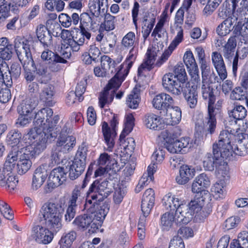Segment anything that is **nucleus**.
I'll return each instance as SVG.
<instances>
[{
  "mask_svg": "<svg viewBox=\"0 0 248 248\" xmlns=\"http://www.w3.org/2000/svg\"><path fill=\"white\" fill-rule=\"evenodd\" d=\"M53 110L49 108L39 110L35 114L34 127L24 136L26 143L28 145L18 154V156L9 155L11 163L17 160V172L25 174L31 166V159L39 155L46 147L47 140L54 138L60 129L56 127L59 117L55 116L52 121Z\"/></svg>",
  "mask_w": 248,
  "mask_h": 248,
  "instance_id": "1",
  "label": "nucleus"
},
{
  "mask_svg": "<svg viewBox=\"0 0 248 248\" xmlns=\"http://www.w3.org/2000/svg\"><path fill=\"white\" fill-rule=\"evenodd\" d=\"M64 210V202L60 200L55 203L46 202L40 210L39 217L45 227L34 225L30 238L39 244H47L53 238L52 232H57L62 227V218Z\"/></svg>",
  "mask_w": 248,
  "mask_h": 248,
  "instance_id": "2",
  "label": "nucleus"
},
{
  "mask_svg": "<svg viewBox=\"0 0 248 248\" xmlns=\"http://www.w3.org/2000/svg\"><path fill=\"white\" fill-rule=\"evenodd\" d=\"M206 197L196 195L187 205V209L178 217V222L183 224L188 223L192 218L197 222L203 221L208 215L203 207L205 203Z\"/></svg>",
  "mask_w": 248,
  "mask_h": 248,
  "instance_id": "3",
  "label": "nucleus"
},
{
  "mask_svg": "<svg viewBox=\"0 0 248 248\" xmlns=\"http://www.w3.org/2000/svg\"><path fill=\"white\" fill-rule=\"evenodd\" d=\"M234 136L226 130L220 132L217 142L213 145V154L217 157L221 156L223 158H230L234 151V146L232 145Z\"/></svg>",
  "mask_w": 248,
  "mask_h": 248,
  "instance_id": "4",
  "label": "nucleus"
},
{
  "mask_svg": "<svg viewBox=\"0 0 248 248\" xmlns=\"http://www.w3.org/2000/svg\"><path fill=\"white\" fill-rule=\"evenodd\" d=\"M163 205L168 211L175 213L176 221L178 217L187 209L185 201L179 196L168 193L163 198Z\"/></svg>",
  "mask_w": 248,
  "mask_h": 248,
  "instance_id": "5",
  "label": "nucleus"
},
{
  "mask_svg": "<svg viewBox=\"0 0 248 248\" xmlns=\"http://www.w3.org/2000/svg\"><path fill=\"white\" fill-rule=\"evenodd\" d=\"M84 207L95 220L100 222V225L109 210L108 204L102 201L94 202L91 199H87Z\"/></svg>",
  "mask_w": 248,
  "mask_h": 248,
  "instance_id": "6",
  "label": "nucleus"
},
{
  "mask_svg": "<svg viewBox=\"0 0 248 248\" xmlns=\"http://www.w3.org/2000/svg\"><path fill=\"white\" fill-rule=\"evenodd\" d=\"M118 124V120L115 116H113L109 126L108 123L105 122H104L102 124V130L106 145V147H104V149L108 151H112L114 146Z\"/></svg>",
  "mask_w": 248,
  "mask_h": 248,
  "instance_id": "7",
  "label": "nucleus"
},
{
  "mask_svg": "<svg viewBox=\"0 0 248 248\" xmlns=\"http://www.w3.org/2000/svg\"><path fill=\"white\" fill-rule=\"evenodd\" d=\"M162 86L167 92L175 95H179L185 91L187 85L177 78L172 73H169L162 77Z\"/></svg>",
  "mask_w": 248,
  "mask_h": 248,
  "instance_id": "8",
  "label": "nucleus"
},
{
  "mask_svg": "<svg viewBox=\"0 0 248 248\" xmlns=\"http://www.w3.org/2000/svg\"><path fill=\"white\" fill-rule=\"evenodd\" d=\"M108 186V182L106 180H95L90 187L87 199H91L94 202L103 201L109 192Z\"/></svg>",
  "mask_w": 248,
  "mask_h": 248,
  "instance_id": "9",
  "label": "nucleus"
},
{
  "mask_svg": "<svg viewBox=\"0 0 248 248\" xmlns=\"http://www.w3.org/2000/svg\"><path fill=\"white\" fill-rule=\"evenodd\" d=\"M73 224L78 230L85 231L88 229L90 233L95 232L100 227V222L95 220L89 212L77 217Z\"/></svg>",
  "mask_w": 248,
  "mask_h": 248,
  "instance_id": "10",
  "label": "nucleus"
},
{
  "mask_svg": "<svg viewBox=\"0 0 248 248\" xmlns=\"http://www.w3.org/2000/svg\"><path fill=\"white\" fill-rule=\"evenodd\" d=\"M21 74V67L17 63H14L11 67V70L6 63L0 65V81L4 83L6 87H11L13 84L12 76L15 78H18Z\"/></svg>",
  "mask_w": 248,
  "mask_h": 248,
  "instance_id": "11",
  "label": "nucleus"
},
{
  "mask_svg": "<svg viewBox=\"0 0 248 248\" xmlns=\"http://www.w3.org/2000/svg\"><path fill=\"white\" fill-rule=\"evenodd\" d=\"M195 126L198 130H203L210 134H213L217 126L214 108H208V114L204 119H203L202 116L199 115V119L195 122Z\"/></svg>",
  "mask_w": 248,
  "mask_h": 248,
  "instance_id": "12",
  "label": "nucleus"
},
{
  "mask_svg": "<svg viewBox=\"0 0 248 248\" xmlns=\"http://www.w3.org/2000/svg\"><path fill=\"white\" fill-rule=\"evenodd\" d=\"M14 43L16 52L22 63L33 60L29 41L18 37L15 39Z\"/></svg>",
  "mask_w": 248,
  "mask_h": 248,
  "instance_id": "13",
  "label": "nucleus"
},
{
  "mask_svg": "<svg viewBox=\"0 0 248 248\" xmlns=\"http://www.w3.org/2000/svg\"><path fill=\"white\" fill-rule=\"evenodd\" d=\"M18 180L11 171L10 167L7 165L0 169V186L5 187L8 190L12 191L16 187Z\"/></svg>",
  "mask_w": 248,
  "mask_h": 248,
  "instance_id": "14",
  "label": "nucleus"
},
{
  "mask_svg": "<svg viewBox=\"0 0 248 248\" xmlns=\"http://www.w3.org/2000/svg\"><path fill=\"white\" fill-rule=\"evenodd\" d=\"M184 13L185 11L182 8H180L176 13L174 23L170 27L171 32L176 34L172 42L177 45L182 42L184 38L182 26L184 23Z\"/></svg>",
  "mask_w": 248,
  "mask_h": 248,
  "instance_id": "15",
  "label": "nucleus"
},
{
  "mask_svg": "<svg viewBox=\"0 0 248 248\" xmlns=\"http://www.w3.org/2000/svg\"><path fill=\"white\" fill-rule=\"evenodd\" d=\"M67 172L62 167L54 169L50 173L48 180L47 186L49 189L52 190L61 186L66 180Z\"/></svg>",
  "mask_w": 248,
  "mask_h": 248,
  "instance_id": "16",
  "label": "nucleus"
},
{
  "mask_svg": "<svg viewBox=\"0 0 248 248\" xmlns=\"http://www.w3.org/2000/svg\"><path fill=\"white\" fill-rule=\"evenodd\" d=\"M76 138L73 136L61 133L57 138L54 146L57 150H60L63 154L67 153L75 146Z\"/></svg>",
  "mask_w": 248,
  "mask_h": 248,
  "instance_id": "17",
  "label": "nucleus"
},
{
  "mask_svg": "<svg viewBox=\"0 0 248 248\" xmlns=\"http://www.w3.org/2000/svg\"><path fill=\"white\" fill-rule=\"evenodd\" d=\"M162 119L164 123L167 125H174L179 124L181 120V111L178 107L170 106L163 110Z\"/></svg>",
  "mask_w": 248,
  "mask_h": 248,
  "instance_id": "18",
  "label": "nucleus"
},
{
  "mask_svg": "<svg viewBox=\"0 0 248 248\" xmlns=\"http://www.w3.org/2000/svg\"><path fill=\"white\" fill-rule=\"evenodd\" d=\"M37 37L44 47H49L52 49L56 48V43H53L52 37L47 28L44 25H39L36 30Z\"/></svg>",
  "mask_w": 248,
  "mask_h": 248,
  "instance_id": "19",
  "label": "nucleus"
},
{
  "mask_svg": "<svg viewBox=\"0 0 248 248\" xmlns=\"http://www.w3.org/2000/svg\"><path fill=\"white\" fill-rule=\"evenodd\" d=\"M183 59L192 80L194 81H199V69L192 51H186L184 55Z\"/></svg>",
  "mask_w": 248,
  "mask_h": 248,
  "instance_id": "20",
  "label": "nucleus"
},
{
  "mask_svg": "<svg viewBox=\"0 0 248 248\" xmlns=\"http://www.w3.org/2000/svg\"><path fill=\"white\" fill-rule=\"evenodd\" d=\"M189 83L182 93L187 105L191 108H195L198 103L197 88L199 81Z\"/></svg>",
  "mask_w": 248,
  "mask_h": 248,
  "instance_id": "21",
  "label": "nucleus"
},
{
  "mask_svg": "<svg viewBox=\"0 0 248 248\" xmlns=\"http://www.w3.org/2000/svg\"><path fill=\"white\" fill-rule=\"evenodd\" d=\"M123 58L124 56L121 54L118 55L115 60L108 56L103 55L101 57V66L108 74L115 73L118 70V68H116V65L122 62Z\"/></svg>",
  "mask_w": 248,
  "mask_h": 248,
  "instance_id": "22",
  "label": "nucleus"
},
{
  "mask_svg": "<svg viewBox=\"0 0 248 248\" xmlns=\"http://www.w3.org/2000/svg\"><path fill=\"white\" fill-rule=\"evenodd\" d=\"M215 157L217 159L215 168L217 176L220 180H228L230 178V173L227 160L230 158H223L221 156Z\"/></svg>",
  "mask_w": 248,
  "mask_h": 248,
  "instance_id": "23",
  "label": "nucleus"
},
{
  "mask_svg": "<svg viewBox=\"0 0 248 248\" xmlns=\"http://www.w3.org/2000/svg\"><path fill=\"white\" fill-rule=\"evenodd\" d=\"M195 175V169L191 166L183 165L179 169V175L175 178L176 182L179 185L186 184Z\"/></svg>",
  "mask_w": 248,
  "mask_h": 248,
  "instance_id": "24",
  "label": "nucleus"
},
{
  "mask_svg": "<svg viewBox=\"0 0 248 248\" xmlns=\"http://www.w3.org/2000/svg\"><path fill=\"white\" fill-rule=\"evenodd\" d=\"M86 163L81 162L78 158H75L74 160L69 162L66 166L69 170V176L71 180L77 178L84 170Z\"/></svg>",
  "mask_w": 248,
  "mask_h": 248,
  "instance_id": "25",
  "label": "nucleus"
},
{
  "mask_svg": "<svg viewBox=\"0 0 248 248\" xmlns=\"http://www.w3.org/2000/svg\"><path fill=\"white\" fill-rule=\"evenodd\" d=\"M108 0H89L88 8L92 14L96 17L107 12Z\"/></svg>",
  "mask_w": 248,
  "mask_h": 248,
  "instance_id": "26",
  "label": "nucleus"
},
{
  "mask_svg": "<svg viewBox=\"0 0 248 248\" xmlns=\"http://www.w3.org/2000/svg\"><path fill=\"white\" fill-rule=\"evenodd\" d=\"M173 103V99L172 97L164 93L156 95L152 100L153 107L157 109H166Z\"/></svg>",
  "mask_w": 248,
  "mask_h": 248,
  "instance_id": "27",
  "label": "nucleus"
},
{
  "mask_svg": "<svg viewBox=\"0 0 248 248\" xmlns=\"http://www.w3.org/2000/svg\"><path fill=\"white\" fill-rule=\"evenodd\" d=\"M46 170L44 166L38 167L34 171L31 183V188L36 190L44 184L47 176Z\"/></svg>",
  "mask_w": 248,
  "mask_h": 248,
  "instance_id": "28",
  "label": "nucleus"
},
{
  "mask_svg": "<svg viewBox=\"0 0 248 248\" xmlns=\"http://www.w3.org/2000/svg\"><path fill=\"white\" fill-rule=\"evenodd\" d=\"M237 144L234 146L233 153L239 156H244L248 154V134L247 133L238 134L237 135Z\"/></svg>",
  "mask_w": 248,
  "mask_h": 248,
  "instance_id": "29",
  "label": "nucleus"
},
{
  "mask_svg": "<svg viewBox=\"0 0 248 248\" xmlns=\"http://www.w3.org/2000/svg\"><path fill=\"white\" fill-rule=\"evenodd\" d=\"M202 75V82L208 84L220 82L225 78H218L211 69L209 64L201 67Z\"/></svg>",
  "mask_w": 248,
  "mask_h": 248,
  "instance_id": "30",
  "label": "nucleus"
},
{
  "mask_svg": "<svg viewBox=\"0 0 248 248\" xmlns=\"http://www.w3.org/2000/svg\"><path fill=\"white\" fill-rule=\"evenodd\" d=\"M157 50L153 47H149L146 54V58L145 62L142 63L138 68L139 74L141 75L143 71L145 69L150 70L154 64L155 58L157 56Z\"/></svg>",
  "mask_w": 248,
  "mask_h": 248,
  "instance_id": "31",
  "label": "nucleus"
},
{
  "mask_svg": "<svg viewBox=\"0 0 248 248\" xmlns=\"http://www.w3.org/2000/svg\"><path fill=\"white\" fill-rule=\"evenodd\" d=\"M212 61L219 76L221 78H226L227 76L225 65L221 55L217 52L212 54Z\"/></svg>",
  "mask_w": 248,
  "mask_h": 248,
  "instance_id": "32",
  "label": "nucleus"
},
{
  "mask_svg": "<svg viewBox=\"0 0 248 248\" xmlns=\"http://www.w3.org/2000/svg\"><path fill=\"white\" fill-rule=\"evenodd\" d=\"M237 0H228L224 3L223 7L219 9L218 16L221 19L229 18L234 13L236 7Z\"/></svg>",
  "mask_w": 248,
  "mask_h": 248,
  "instance_id": "33",
  "label": "nucleus"
},
{
  "mask_svg": "<svg viewBox=\"0 0 248 248\" xmlns=\"http://www.w3.org/2000/svg\"><path fill=\"white\" fill-rule=\"evenodd\" d=\"M138 48L135 47H132L129 50V53L124 62L119 67L120 68V72L122 70L125 74H128L130 68L132 67L134 62H135L137 54Z\"/></svg>",
  "mask_w": 248,
  "mask_h": 248,
  "instance_id": "34",
  "label": "nucleus"
},
{
  "mask_svg": "<svg viewBox=\"0 0 248 248\" xmlns=\"http://www.w3.org/2000/svg\"><path fill=\"white\" fill-rule=\"evenodd\" d=\"M143 122L146 127L150 129L158 130L161 128L160 118L153 113H148L145 115L143 119Z\"/></svg>",
  "mask_w": 248,
  "mask_h": 248,
  "instance_id": "35",
  "label": "nucleus"
},
{
  "mask_svg": "<svg viewBox=\"0 0 248 248\" xmlns=\"http://www.w3.org/2000/svg\"><path fill=\"white\" fill-rule=\"evenodd\" d=\"M97 164L98 166L108 167L111 168L112 170L116 172L119 168L118 167L117 161L110 157L107 153L101 154L97 159Z\"/></svg>",
  "mask_w": 248,
  "mask_h": 248,
  "instance_id": "36",
  "label": "nucleus"
},
{
  "mask_svg": "<svg viewBox=\"0 0 248 248\" xmlns=\"http://www.w3.org/2000/svg\"><path fill=\"white\" fill-rule=\"evenodd\" d=\"M176 217L175 213L173 212L167 211L163 214L161 217V225L162 229L165 231L170 230L172 227L174 222L183 224L178 222Z\"/></svg>",
  "mask_w": 248,
  "mask_h": 248,
  "instance_id": "37",
  "label": "nucleus"
},
{
  "mask_svg": "<svg viewBox=\"0 0 248 248\" xmlns=\"http://www.w3.org/2000/svg\"><path fill=\"white\" fill-rule=\"evenodd\" d=\"M140 86L136 85L126 99V104L129 108L133 109L137 108L140 101Z\"/></svg>",
  "mask_w": 248,
  "mask_h": 248,
  "instance_id": "38",
  "label": "nucleus"
},
{
  "mask_svg": "<svg viewBox=\"0 0 248 248\" xmlns=\"http://www.w3.org/2000/svg\"><path fill=\"white\" fill-rule=\"evenodd\" d=\"M225 180L220 179L214 184L211 187V193L217 200L222 199L225 196Z\"/></svg>",
  "mask_w": 248,
  "mask_h": 248,
  "instance_id": "39",
  "label": "nucleus"
},
{
  "mask_svg": "<svg viewBox=\"0 0 248 248\" xmlns=\"http://www.w3.org/2000/svg\"><path fill=\"white\" fill-rule=\"evenodd\" d=\"M236 42L235 37H231L224 45L222 50L223 55L230 62L234 56Z\"/></svg>",
  "mask_w": 248,
  "mask_h": 248,
  "instance_id": "40",
  "label": "nucleus"
},
{
  "mask_svg": "<svg viewBox=\"0 0 248 248\" xmlns=\"http://www.w3.org/2000/svg\"><path fill=\"white\" fill-rule=\"evenodd\" d=\"M124 70L120 72V68L118 67V70L115 75L109 81L107 86L105 88L110 90H115L121 85L122 81L128 74H125Z\"/></svg>",
  "mask_w": 248,
  "mask_h": 248,
  "instance_id": "41",
  "label": "nucleus"
},
{
  "mask_svg": "<svg viewBox=\"0 0 248 248\" xmlns=\"http://www.w3.org/2000/svg\"><path fill=\"white\" fill-rule=\"evenodd\" d=\"M231 248H248V232L243 231L239 232L237 239H233L230 244Z\"/></svg>",
  "mask_w": 248,
  "mask_h": 248,
  "instance_id": "42",
  "label": "nucleus"
},
{
  "mask_svg": "<svg viewBox=\"0 0 248 248\" xmlns=\"http://www.w3.org/2000/svg\"><path fill=\"white\" fill-rule=\"evenodd\" d=\"M202 83L201 89L202 96L204 99L208 100V108H214L213 105L216 101V98L213 93V89L209 86V84Z\"/></svg>",
  "mask_w": 248,
  "mask_h": 248,
  "instance_id": "43",
  "label": "nucleus"
},
{
  "mask_svg": "<svg viewBox=\"0 0 248 248\" xmlns=\"http://www.w3.org/2000/svg\"><path fill=\"white\" fill-rule=\"evenodd\" d=\"M247 115L246 108L242 105H235L233 109L229 111V115L231 118L235 120V123L237 120L244 119Z\"/></svg>",
  "mask_w": 248,
  "mask_h": 248,
  "instance_id": "44",
  "label": "nucleus"
},
{
  "mask_svg": "<svg viewBox=\"0 0 248 248\" xmlns=\"http://www.w3.org/2000/svg\"><path fill=\"white\" fill-rule=\"evenodd\" d=\"M115 94L114 90L105 88L99 97V106L101 108L108 105L112 101Z\"/></svg>",
  "mask_w": 248,
  "mask_h": 248,
  "instance_id": "45",
  "label": "nucleus"
},
{
  "mask_svg": "<svg viewBox=\"0 0 248 248\" xmlns=\"http://www.w3.org/2000/svg\"><path fill=\"white\" fill-rule=\"evenodd\" d=\"M41 88L40 98L42 101L48 103L49 105L54 95L53 87L49 84H44Z\"/></svg>",
  "mask_w": 248,
  "mask_h": 248,
  "instance_id": "46",
  "label": "nucleus"
},
{
  "mask_svg": "<svg viewBox=\"0 0 248 248\" xmlns=\"http://www.w3.org/2000/svg\"><path fill=\"white\" fill-rule=\"evenodd\" d=\"M61 38L64 41V42L67 44L74 51H78L80 49L81 45H78L72 37L71 38V32L66 30L62 31L61 33Z\"/></svg>",
  "mask_w": 248,
  "mask_h": 248,
  "instance_id": "47",
  "label": "nucleus"
},
{
  "mask_svg": "<svg viewBox=\"0 0 248 248\" xmlns=\"http://www.w3.org/2000/svg\"><path fill=\"white\" fill-rule=\"evenodd\" d=\"M104 21L100 24V30L107 31L113 30L115 28V16L109 13H105Z\"/></svg>",
  "mask_w": 248,
  "mask_h": 248,
  "instance_id": "48",
  "label": "nucleus"
},
{
  "mask_svg": "<svg viewBox=\"0 0 248 248\" xmlns=\"http://www.w3.org/2000/svg\"><path fill=\"white\" fill-rule=\"evenodd\" d=\"M76 237L77 233L75 231H71L63 234L59 241L60 248H72V245Z\"/></svg>",
  "mask_w": 248,
  "mask_h": 248,
  "instance_id": "49",
  "label": "nucleus"
},
{
  "mask_svg": "<svg viewBox=\"0 0 248 248\" xmlns=\"http://www.w3.org/2000/svg\"><path fill=\"white\" fill-rule=\"evenodd\" d=\"M24 70V78L27 81L31 82L35 79L34 62L33 60L22 63Z\"/></svg>",
  "mask_w": 248,
  "mask_h": 248,
  "instance_id": "50",
  "label": "nucleus"
},
{
  "mask_svg": "<svg viewBox=\"0 0 248 248\" xmlns=\"http://www.w3.org/2000/svg\"><path fill=\"white\" fill-rule=\"evenodd\" d=\"M232 18H228L218 26L217 28V32L221 36H225L232 31Z\"/></svg>",
  "mask_w": 248,
  "mask_h": 248,
  "instance_id": "51",
  "label": "nucleus"
},
{
  "mask_svg": "<svg viewBox=\"0 0 248 248\" xmlns=\"http://www.w3.org/2000/svg\"><path fill=\"white\" fill-rule=\"evenodd\" d=\"M179 144V140L169 137L166 139L165 146L167 150L170 153L177 154L181 152Z\"/></svg>",
  "mask_w": 248,
  "mask_h": 248,
  "instance_id": "52",
  "label": "nucleus"
},
{
  "mask_svg": "<svg viewBox=\"0 0 248 248\" xmlns=\"http://www.w3.org/2000/svg\"><path fill=\"white\" fill-rule=\"evenodd\" d=\"M172 75L187 85L189 83H193L192 82H187L186 81L187 79L186 73L184 66L182 63L177 64L175 66Z\"/></svg>",
  "mask_w": 248,
  "mask_h": 248,
  "instance_id": "53",
  "label": "nucleus"
},
{
  "mask_svg": "<svg viewBox=\"0 0 248 248\" xmlns=\"http://www.w3.org/2000/svg\"><path fill=\"white\" fill-rule=\"evenodd\" d=\"M30 99L23 101L17 108V111L19 114H25L33 116L32 110L34 107Z\"/></svg>",
  "mask_w": 248,
  "mask_h": 248,
  "instance_id": "54",
  "label": "nucleus"
},
{
  "mask_svg": "<svg viewBox=\"0 0 248 248\" xmlns=\"http://www.w3.org/2000/svg\"><path fill=\"white\" fill-rule=\"evenodd\" d=\"M84 196L83 191L78 187H76L72 192L69 203L77 206L78 203L84 199Z\"/></svg>",
  "mask_w": 248,
  "mask_h": 248,
  "instance_id": "55",
  "label": "nucleus"
},
{
  "mask_svg": "<svg viewBox=\"0 0 248 248\" xmlns=\"http://www.w3.org/2000/svg\"><path fill=\"white\" fill-rule=\"evenodd\" d=\"M168 18V14L166 12H163L160 16V19L157 23L155 28L154 29L152 36L156 37L157 36L158 37H161V33L163 31V27L165 23L167 21Z\"/></svg>",
  "mask_w": 248,
  "mask_h": 248,
  "instance_id": "56",
  "label": "nucleus"
},
{
  "mask_svg": "<svg viewBox=\"0 0 248 248\" xmlns=\"http://www.w3.org/2000/svg\"><path fill=\"white\" fill-rule=\"evenodd\" d=\"M230 98L235 100H245L246 104L248 106L246 91L241 87H237L234 89L231 93Z\"/></svg>",
  "mask_w": 248,
  "mask_h": 248,
  "instance_id": "57",
  "label": "nucleus"
},
{
  "mask_svg": "<svg viewBox=\"0 0 248 248\" xmlns=\"http://www.w3.org/2000/svg\"><path fill=\"white\" fill-rule=\"evenodd\" d=\"M91 34L85 28H81L79 31L77 32L75 35L72 38L75 40L78 45L82 46L86 40H89L91 38Z\"/></svg>",
  "mask_w": 248,
  "mask_h": 248,
  "instance_id": "58",
  "label": "nucleus"
},
{
  "mask_svg": "<svg viewBox=\"0 0 248 248\" xmlns=\"http://www.w3.org/2000/svg\"><path fill=\"white\" fill-rule=\"evenodd\" d=\"M126 192V188L123 186L118 185L115 188L113 200L116 205H119L122 202Z\"/></svg>",
  "mask_w": 248,
  "mask_h": 248,
  "instance_id": "59",
  "label": "nucleus"
},
{
  "mask_svg": "<svg viewBox=\"0 0 248 248\" xmlns=\"http://www.w3.org/2000/svg\"><path fill=\"white\" fill-rule=\"evenodd\" d=\"M178 45L171 42L168 48L164 51L160 58L157 61L156 65L158 66H160L163 63L166 62Z\"/></svg>",
  "mask_w": 248,
  "mask_h": 248,
  "instance_id": "60",
  "label": "nucleus"
},
{
  "mask_svg": "<svg viewBox=\"0 0 248 248\" xmlns=\"http://www.w3.org/2000/svg\"><path fill=\"white\" fill-rule=\"evenodd\" d=\"M126 136H123V137H121V135L120 136V145L127 152V151L132 152L135 147V140L133 138H128L126 140H124Z\"/></svg>",
  "mask_w": 248,
  "mask_h": 248,
  "instance_id": "61",
  "label": "nucleus"
},
{
  "mask_svg": "<svg viewBox=\"0 0 248 248\" xmlns=\"http://www.w3.org/2000/svg\"><path fill=\"white\" fill-rule=\"evenodd\" d=\"M217 159H216L215 155L210 153L207 154L204 157L203 165L206 170L212 171L214 170Z\"/></svg>",
  "mask_w": 248,
  "mask_h": 248,
  "instance_id": "62",
  "label": "nucleus"
},
{
  "mask_svg": "<svg viewBox=\"0 0 248 248\" xmlns=\"http://www.w3.org/2000/svg\"><path fill=\"white\" fill-rule=\"evenodd\" d=\"M134 120L135 119L132 114L129 113L126 115L125 126L121 134V137L128 135L132 131L134 125Z\"/></svg>",
  "mask_w": 248,
  "mask_h": 248,
  "instance_id": "63",
  "label": "nucleus"
},
{
  "mask_svg": "<svg viewBox=\"0 0 248 248\" xmlns=\"http://www.w3.org/2000/svg\"><path fill=\"white\" fill-rule=\"evenodd\" d=\"M66 62V60L59 55L58 59H56L55 61H51L48 62L47 66L49 74H50L51 72H56L59 71L61 69L60 63H65Z\"/></svg>",
  "mask_w": 248,
  "mask_h": 248,
  "instance_id": "64",
  "label": "nucleus"
}]
</instances>
